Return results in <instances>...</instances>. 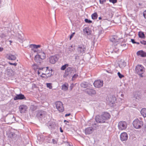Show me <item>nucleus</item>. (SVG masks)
I'll list each match as a JSON object with an SVG mask.
<instances>
[{
  "label": "nucleus",
  "mask_w": 146,
  "mask_h": 146,
  "mask_svg": "<svg viewBox=\"0 0 146 146\" xmlns=\"http://www.w3.org/2000/svg\"><path fill=\"white\" fill-rule=\"evenodd\" d=\"M135 71V73L139 75L140 77H143V74L145 72V68L142 65H137L136 66Z\"/></svg>",
  "instance_id": "f257e3e1"
},
{
  "label": "nucleus",
  "mask_w": 146,
  "mask_h": 146,
  "mask_svg": "<svg viewBox=\"0 0 146 146\" xmlns=\"http://www.w3.org/2000/svg\"><path fill=\"white\" fill-rule=\"evenodd\" d=\"M76 71V69L73 68L69 67L67 68L65 71L64 75V77L67 76L70 77Z\"/></svg>",
  "instance_id": "f03ea898"
},
{
  "label": "nucleus",
  "mask_w": 146,
  "mask_h": 146,
  "mask_svg": "<svg viewBox=\"0 0 146 146\" xmlns=\"http://www.w3.org/2000/svg\"><path fill=\"white\" fill-rule=\"evenodd\" d=\"M110 40L113 43V52L117 53L118 49H117L115 47V45L117 44L118 42L117 36L115 35L111 36L110 38Z\"/></svg>",
  "instance_id": "7ed1b4c3"
},
{
  "label": "nucleus",
  "mask_w": 146,
  "mask_h": 146,
  "mask_svg": "<svg viewBox=\"0 0 146 146\" xmlns=\"http://www.w3.org/2000/svg\"><path fill=\"white\" fill-rule=\"evenodd\" d=\"M143 122L138 119H135L133 122V125L134 127L136 129H140L143 126Z\"/></svg>",
  "instance_id": "20e7f679"
},
{
  "label": "nucleus",
  "mask_w": 146,
  "mask_h": 146,
  "mask_svg": "<svg viewBox=\"0 0 146 146\" xmlns=\"http://www.w3.org/2000/svg\"><path fill=\"white\" fill-rule=\"evenodd\" d=\"M127 123L125 121H120L118 123V127L120 130H125L127 128Z\"/></svg>",
  "instance_id": "39448f33"
},
{
  "label": "nucleus",
  "mask_w": 146,
  "mask_h": 146,
  "mask_svg": "<svg viewBox=\"0 0 146 146\" xmlns=\"http://www.w3.org/2000/svg\"><path fill=\"white\" fill-rule=\"evenodd\" d=\"M56 108L60 112H62L64 111V108L63 104L60 101L56 102L55 103Z\"/></svg>",
  "instance_id": "423d86ee"
},
{
  "label": "nucleus",
  "mask_w": 146,
  "mask_h": 146,
  "mask_svg": "<svg viewBox=\"0 0 146 146\" xmlns=\"http://www.w3.org/2000/svg\"><path fill=\"white\" fill-rule=\"evenodd\" d=\"M86 47L84 45L82 44L78 45L77 48V50L79 54L84 53Z\"/></svg>",
  "instance_id": "0eeeda50"
},
{
  "label": "nucleus",
  "mask_w": 146,
  "mask_h": 146,
  "mask_svg": "<svg viewBox=\"0 0 146 146\" xmlns=\"http://www.w3.org/2000/svg\"><path fill=\"white\" fill-rule=\"evenodd\" d=\"M93 84L95 87L97 88H100L103 86V82L102 80H98L95 81Z\"/></svg>",
  "instance_id": "6e6552de"
},
{
  "label": "nucleus",
  "mask_w": 146,
  "mask_h": 146,
  "mask_svg": "<svg viewBox=\"0 0 146 146\" xmlns=\"http://www.w3.org/2000/svg\"><path fill=\"white\" fill-rule=\"evenodd\" d=\"M85 92L90 96H93L96 94V91L91 88H87L85 91Z\"/></svg>",
  "instance_id": "1a4fd4ad"
},
{
  "label": "nucleus",
  "mask_w": 146,
  "mask_h": 146,
  "mask_svg": "<svg viewBox=\"0 0 146 146\" xmlns=\"http://www.w3.org/2000/svg\"><path fill=\"white\" fill-rule=\"evenodd\" d=\"M95 120L97 122L103 123L105 122L104 119L102 115H97L95 117Z\"/></svg>",
  "instance_id": "9d476101"
},
{
  "label": "nucleus",
  "mask_w": 146,
  "mask_h": 146,
  "mask_svg": "<svg viewBox=\"0 0 146 146\" xmlns=\"http://www.w3.org/2000/svg\"><path fill=\"white\" fill-rule=\"evenodd\" d=\"M52 70L50 68V70H47L46 71L45 73H42V75H44L45 76H41L43 78H47L48 77H51L52 75Z\"/></svg>",
  "instance_id": "9b49d317"
},
{
  "label": "nucleus",
  "mask_w": 146,
  "mask_h": 146,
  "mask_svg": "<svg viewBox=\"0 0 146 146\" xmlns=\"http://www.w3.org/2000/svg\"><path fill=\"white\" fill-rule=\"evenodd\" d=\"M13 99L15 100H22L26 99V98L24 95L20 94H16V96L14 97Z\"/></svg>",
  "instance_id": "f8f14e48"
},
{
  "label": "nucleus",
  "mask_w": 146,
  "mask_h": 146,
  "mask_svg": "<svg viewBox=\"0 0 146 146\" xmlns=\"http://www.w3.org/2000/svg\"><path fill=\"white\" fill-rule=\"evenodd\" d=\"M58 57L57 56H53L49 58L50 62L52 64H54L57 61Z\"/></svg>",
  "instance_id": "ddd939ff"
},
{
  "label": "nucleus",
  "mask_w": 146,
  "mask_h": 146,
  "mask_svg": "<svg viewBox=\"0 0 146 146\" xmlns=\"http://www.w3.org/2000/svg\"><path fill=\"white\" fill-rule=\"evenodd\" d=\"M128 136L127 133L125 132H123L120 135V139L122 141H126L128 139Z\"/></svg>",
  "instance_id": "4468645a"
},
{
  "label": "nucleus",
  "mask_w": 146,
  "mask_h": 146,
  "mask_svg": "<svg viewBox=\"0 0 146 146\" xmlns=\"http://www.w3.org/2000/svg\"><path fill=\"white\" fill-rule=\"evenodd\" d=\"M6 58L9 60H16V56L13 54L9 53L7 54L6 55Z\"/></svg>",
  "instance_id": "2eb2a0df"
},
{
  "label": "nucleus",
  "mask_w": 146,
  "mask_h": 146,
  "mask_svg": "<svg viewBox=\"0 0 146 146\" xmlns=\"http://www.w3.org/2000/svg\"><path fill=\"white\" fill-rule=\"evenodd\" d=\"M46 114V111L43 110H40L38 112L36 115L38 117L41 118L44 117Z\"/></svg>",
  "instance_id": "dca6fc26"
},
{
  "label": "nucleus",
  "mask_w": 146,
  "mask_h": 146,
  "mask_svg": "<svg viewBox=\"0 0 146 146\" xmlns=\"http://www.w3.org/2000/svg\"><path fill=\"white\" fill-rule=\"evenodd\" d=\"M21 34L20 33H16L15 36L16 38L18 40H19L20 42H21V41H22L23 39V34L22 33V32H21Z\"/></svg>",
  "instance_id": "f3484780"
},
{
  "label": "nucleus",
  "mask_w": 146,
  "mask_h": 146,
  "mask_svg": "<svg viewBox=\"0 0 146 146\" xmlns=\"http://www.w3.org/2000/svg\"><path fill=\"white\" fill-rule=\"evenodd\" d=\"M34 60L35 61L39 64H40L42 62V59L40 58V56L38 55H36L35 57Z\"/></svg>",
  "instance_id": "a211bd4d"
},
{
  "label": "nucleus",
  "mask_w": 146,
  "mask_h": 146,
  "mask_svg": "<svg viewBox=\"0 0 146 146\" xmlns=\"http://www.w3.org/2000/svg\"><path fill=\"white\" fill-rule=\"evenodd\" d=\"M101 115L104 119L105 121L106 120L109 119L110 118V114L107 112H104Z\"/></svg>",
  "instance_id": "6ab92c4d"
},
{
  "label": "nucleus",
  "mask_w": 146,
  "mask_h": 146,
  "mask_svg": "<svg viewBox=\"0 0 146 146\" xmlns=\"http://www.w3.org/2000/svg\"><path fill=\"white\" fill-rule=\"evenodd\" d=\"M19 109L21 113H23L25 112L27 109V107L24 105H22L19 107Z\"/></svg>",
  "instance_id": "aec40b11"
},
{
  "label": "nucleus",
  "mask_w": 146,
  "mask_h": 146,
  "mask_svg": "<svg viewBox=\"0 0 146 146\" xmlns=\"http://www.w3.org/2000/svg\"><path fill=\"white\" fill-rule=\"evenodd\" d=\"M93 131L92 127H90L86 128L85 129V133L86 134H90L92 133Z\"/></svg>",
  "instance_id": "412c9836"
},
{
  "label": "nucleus",
  "mask_w": 146,
  "mask_h": 146,
  "mask_svg": "<svg viewBox=\"0 0 146 146\" xmlns=\"http://www.w3.org/2000/svg\"><path fill=\"white\" fill-rule=\"evenodd\" d=\"M137 54L138 56H140L142 57H145L146 56V52L143 50H141L137 51Z\"/></svg>",
  "instance_id": "4be33fe9"
},
{
  "label": "nucleus",
  "mask_w": 146,
  "mask_h": 146,
  "mask_svg": "<svg viewBox=\"0 0 146 146\" xmlns=\"http://www.w3.org/2000/svg\"><path fill=\"white\" fill-rule=\"evenodd\" d=\"M68 84L67 83H65L62 86V89L64 91H66L68 89Z\"/></svg>",
  "instance_id": "5701e85b"
},
{
  "label": "nucleus",
  "mask_w": 146,
  "mask_h": 146,
  "mask_svg": "<svg viewBox=\"0 0 146 146\" xmlns=\"http://www.w3.org/2000/svg\"><path fill=\"white\" fill-rule=\"evenodd\" d=\"M141 113L144 117H146V109L142 108L141 110Z\"/></svg>",
  "instance_id": "b1692460"
},
{
  "label": "nucleus",
  "mask_w": 146,
  "mask_h": 146,
  "mask_svg": "<svg viewBox=\"0 0 146 146\" xmlns=\"http://www.w3.org/2000/svg\"><path fill=\"white\" fill-rule=\"evenodd\" d=\"M88 83L86 82H83L80 84L81 87L83 88H86L88 86Z\"/></svg>",
  "instance_id": "393cba45"
},
{
  "label": "nucleus",
  "mask_w": 146,
  "mask_h": 146,
  "mask_svg": "<svg viewBox=\"0 0 146 146\" xmlns=\"http://www.w3.org/2000/svg\"><path fill=\"white\" fill-rule=\"evenodd\" d=\"M138 35L139 37L144 39L145 38V36L144 32L142 31H140L138 33Z\"/></svg>",
  "instance_id": "a878e982"
},
{
  "label": "nucleus",
  "mask_w": 146,
  "mask_h": 146,
  "mask_svg": "<svg viewBox=\"0 0 146 146\" xmlns=\"http://www.w3.org/2000/svg\"><path fill=\"white\" fill-rule=\"evenodd\" d=\"M39 55L41 58L42 60L44 59L46 57V55L44 52H42L40 53V54H38Z\"/></svg>",
  "instance_id": "bb28decb"
},
{
  "label": "nucleus",
  "mask_w": 146,
  "mask_h": 146,
  "mask_svg": "<svg viewBox=\"0 0 146 146\" xmlns=\"http://www.w3.org/2000/svg\"><path fill=\"white\" fill-rule=\"evenodd\" d=\"M98 17V15L97 13H94L92 15V18L93 19H96Z\"/></svg>",
  "instance_id": "cd10ccee"
},
{
  "label": "nucleus",
  "mask_w": 146,
  "mask_h": 146,
  "mask_svg": "<svg viewBox=\"0 0 146 146\" xmlns=\"http://www.w3.org/2000/svg\"><path fill=\"white\" fill-rule=\"evenodd\" d=\"M68 66V64H66L63 65L61 68L60 69L61 70H64Z\"/></svg>",
  "instance_id": "c85d7f7f"
},
{
  "label": "nucleus",
  "mask_w": 146,
  "mask_h": 146,
  "mask_svg": "<svg viewBox=\"0 0 146 146\" xmlns=\"http://www.w3.org/2000/svg\"><path fill=\"white\" fill-rule=\"evenodd\" d=\"M126 66V63L123 61L122 63L119 64V66L121 68H123Z\"/></svg>",
  "instance_id": "c756f323"
},
{
  "label": "nucleus",
  "mask_w": 146,
  "mask_h": 146,
  "mask_svg": "<svg viewBox=\"0 0 146 146\" xmlns=\"http://www.w3.org/2000/svg\"><path fill=\"white\" fill-rule=\"evenodd\" d=\"M31 46H32L33 48H38L40 47L41 46L40 45H36L34 44H31Z\"/></svg>",
  "instance_id": "7c9ffc66"
},
{
  "label": "nucleus",
  "mask_w": 146,
  "mask_h": 146,
  "mask_svg": "<svg viewBox=\"0 0 146 146\" xmlns=\"http://www.w3.org/2000/svg\"><path fill=\"white\" fill-rule=\"evenodd\" d=\"M46 86L47 87L49 88L50 89H51L52 88L51 86V84L50 83H48L46 84Z\"/></svg>",
  "instance_id": "2f4dec72"
},
{
  "label": "nucleus",
  "mask_w": 146,
  "mask_h": 146,
  "mask_svg": "<svg viewBox=\"0 0 146 146\" xmlns=\"http://www.w3.org/2000/svg\"><path fill=\"white\" fill-rule=\"evenodd\" d=\"M78 76L77 74H74L72 77V80H75L76 78H77V77H78Z\"/></svg>",
  "instance_id": "473e14b6"
},
{
  "label": "nucleus",
  "mask_w": 146,
  "mask_h": 146,
  "mask_svg": "<svg viewBox=\"0 0 146 146\" xmlns=\"http://www.w3.org/2000/svg\"><path fill=\"white\" fill-rule=\"evenodd\" d=\"M117 75L120 78H122L123 77H124V76L123 75H122V74H121L120 72H118V73H117Z\"/></svg>",
  "instance_id": "72a5a7b5"
},
{
  "label": "nucleus",
  "mask_w": 146,
  "mask_h": 146,
  "mask_svg": "<svg viewBox=\"0 0 146 146\" xmlns=\"http://www.w3.org/2000/svg\"><path fill=\"white\" fill-rule=\"evenodd\" d=\"M89 30L87 28H85L83 30V31L84 33H86L88 35H89Z\"/></svg>",
  "instance_id": "f704fd0d"
},
{
  "label": "nucleus",
  "mask_w": 146,
  "mask_h": 146,
  "mask_svg": "<svg viewBox=\"0 0 146 146\" xmlns=\"http://www.w3.org/2000/svg\"><path fill=\"white\" fill-rule=\"evenodd\" d=\"M84 21L86 23H92V21H91L87 19H85Z\"/></svg>",
  "instance_id": "c9c22d12"
},
{
  "label": "nucleus",
  "mask_w": 146,
  "mask_h": 146,
  "mask_svg": "<svg viewBox=\"0 0 146 146\" xmlns=\"http://www.w3.org/2000/svg\"><path fill=\"white\" fill-rule=\"evenodd\" d=\"M109 1L110 2H111L113 4H114L117 2V0H109Z\"/></svg>",
  "instance_id": "e433bc0d"
},
{
  "label": "nucleus",
  "mask_w": 146,
  "mask_h": 146,
  "mask_svg": "<svg viewBox=\"0 0 146 146\" xmlns=\"http://www.w3.org/2000/svg\"><path fill=\"white\" fill-rule=\"evenodd\" d=\"M140 43L146 45V41L144 40H143L140 41Z\"/></svg>",
  "instance_id": "4c0bfd02"
},
{
  "label": "nucleus",
  "mask_w": 146,
  "mask_h": 146,
  "mask_svg": "<svg viewBox=\"0 0 146 146\" xmlns=\"http://www.w3.org/2000/svg\"><path fill=\"white\" fill-rule=\"evenodd\" d=\"M9 63L11 65H13L15 66H16L17 65V63H11L10 62H9Z\"/></svg>",
  "instance_id": "58836bf2"
},
{
  "label": "nucleus",
  "mask_w": 146,
  "mask_h": 146,
  "mask_svg": "<svg viewBox=\"0 0 146 146\" xmlns=\"http://www.w3.org/2000/svg\"><path fill=\"white\" fill-rule=\"evenodd\" d=\"M106 1V0H100V2L101 4H103Z\"/></svg>",
  "instance_id": "ea45409f"
},
{
  "label": "nucleus",
  "mask_w": 146,
  "mask_h": 146,
  "mask_svg": "<svg viewBox=\"0 0 146 146\" xmlns=\"http://www.w3.org/2000/svg\"><path fill=\"white\" fill-rule=\"evenodd\" d=\"M143 14L144 18L146 19V10L143 12Z\"/></svg>",
  "instance_id": "a19ab883"
},
{
  "label": "nucleus",
  "mask_w": 146,
  "mask_h": 146,
  "mask_svg": "<svg viewBox=\"0 0 146 146\" xmlns=\"http://www.w3.org/2000/svg\"><path fill=\"white\" fill-rule=\"evenodd\" d=\"M75 34V33L74 32V33H73L70 36V40L73 37V36Z\"/></svg>",
  "instance_id": "79ce46f5"
},
{
  "label": "nucleus",
  "mask_w": 146,
  "mask_h": 146,
  "mask_svg": "<svg viewBox=\"0 0 146 146\" xmlns=\"http://www.w3.org/2000/svg\"><path fill=\"white\" fill-rule=\"evenodd\" d=\"M132 42L133 44H135L136 43V42L135 41V40L134 39H131Z\"/></svg>",
  "instance_id": "37998d69"
},
{
  "label": "nucleus",
  "mask_w": 146,
  "mask_h": 146,
  "mask_svg": "<svg viewBox=\"0 0 146 146\" xmlns=\"http://www.w3.org/2000/svg\"><path fill=\"white\" fill-rule=\"evenodd\" d=\"M49 68L48 67H47L46 68V71H47V70H50V69H48Z\"/></svg>",
  "instance_id": "c03bdc74"
},
{
  "label": "nucleus",
  "mask_w": 146,
  "mask_h": 146,
  "mask_svg": "<svg viewBox=\"0 0 146 146\" xmlns=\"http://www.w3.org/2000/svg\"><path fill=\"white\" fill-rule=\"evenodd\" d=\"M60 132H61L62 133L63 132V130L62 129V127H60Z\"/></svg>",
  "instance_id": "a18cd8bd"
},
{
  "label": "nucleus",
  "mask_w": 146,
  "mask_h": 146,
  "mask_svg": "<svg viewBox=\"0 0 146 146\" xmlns=\"http://www.w3.org/2000/svg\"><path fill=\"white\" fill-rule=\"evenodd\" d=\"M70 115V113L67 114L65 115V116L67 117V116H69Z\"/></svg>",
  "instance_id": "49530a36"
},
{
  "label": "nucleus",
  "mask_w": 146,
  "mask_h": 146,
  "mask_svg": "<svg viewBox=\"0 0 146 146\" xmlns=\"http://www.w3.org/2000/svg\"><path fill=\"white\" fill-rule=\"evenodd\" d=\"M52 141L53 142V143L54 144L55 143H56V141L55 140H54V139H52Z\"/></svg>",
  "instance_id": "de8ad7c7"
},
{
  "label": "nucleus",
  "mask_w": 146,
  "mask_h": 146,
  "mask_svg": "<svg viewBox=\"0 0 146 146\" xmlns=\"http://www.w3.org/2000/svg\"><path fill=\"white\" fill-rule=\"evenodd\" d=\"M73 88V86H70V90H72Z\"/></svg>",
  "instance_id": "09e8293b"
},
{
  "label": "nucleus",
  "mask_w": 146,
  "mask_h": 146,
  "mask_svg": "<svg viewBox=\"0 0 146 146\" xmlns=\"http://www.w3.org/2000/svg\"><path fill=\"white\" fill-rule=\"evenodd\" d=\"M3 50V48L0 47V51H2Z\"/></svg>",
  "instance_id": "8fccbe9b"
},
{
  "label": "nucleus",
  "mask_w": 146,
  "mask_h": 146,
  "mask_svg": "<svg viewBox=\"0 0 146 146\" xmlns=\"http://www.w3.org/2000/svg\"><path fill=\"white\" fill-rule=\"evenodd\" d=\"M5 36V35L4 34H2V35H1V37H4Z\"/></svg>",
  "instance_id": "3c124183"
},
{
  "label": "nucleus",
  "mask_w": 146,
  "mask_h": 146,
  "mask_svg": "<svg viewBox=\"0 0 146 146\" xmlns=\"http://www.w3.org/2000/svg\"><path fill=\"white\" fill-rule=\"evenodd\" d=\"M122 46H126V44H123L121 45Z\"/></svg>",
  "instance_id": "603ef678"
},
{
  "label": "nucleus",
  "mask_w": 146,
  "mask_h": 146,
  "mask_svg": "<svg viewBox=\"0 0 146 146\" xmlns=\"http://www.w3.org/2000/svg\"><path fill=\"white\" fill-rule=\"evenodd\" d=\"M135 44H139V43L136 42V43H135Z\"/></svg>",
  "instance_id": "864d4df0"
},
{
  "label": "nucleus",
  "mask_w": 146,
  "mask_h": 146,
  "mask_svg": "<svg viewBox=\"0 0 146 146\" xmlns=\"http://www.w3.org/2000/svg\"><path fill=\"white\" fill-rule=\"evenodd\" d=\"M98 19H101L102 18H101V17H99Z\"/></svg>",
  "instance_id": "5fc2aeb1"
},
{
  "label": "nucleus",
  "mask_w": 146,
  "mask_h": 146,
  "mask_svg": "<svg viewBox=\"0 0 146 146\" xmlns=\"http://www.w3.org/2000/svg\"><path fill=\"white\" fill-rule=\"evenodd\" d=\"M9 42H11V43L12 42V41H11V40H10L9 41Z\"/></svg>",
  "instance_id": "6e6d98bb"
},
{
  "label": "nucleus",
  "mask_w": 146,
  "mask_h": 146,
  "mask_svg": "<svg viewBox=\"0 0 146 146\" xmlns=\"http://www.w3.org/2000/svg\"><path fill=\"white\" fill-rule=\"evenodd\" d=\"M38 74H40V72H39V71H38Z\"/></svg>",
  "instance_id": "4d7b16f0"
},
{
  "label": "nucleus",
  "mask_w": 146,
  "mask_h": 146,
  "mask_svg": "<svg viewBox=\"0 0 146 146\" xmlns=\"http://www.w3.org/2000/svg\"><path fill=\"white\" fill-rule=\"evenodd\" d=\"M41 76H45L44 75H42H42Z\"/></svg>",
  "instance_id": "13d9d810"
},
{
  "label": "nucleus",
  "mask_w": 146,
  "mask_h": 146,
  "mask_svg": "<svg viewBox=\"0 0 146 146\" xmlns=\"http://www.w3.org/2000/svg\"><path fill=\"white\" fill-rule=\"evenodd\" d=\"M66 121H67L66 120H64V122H65Z\"/></svg>",
  "instance_id": "bf43d9fd"
},
{
  "label": "nucleus",
  "mask_w": 146,
  "mask_h": 146,
  "mask_svg": "<svg viewBox=\"0 0 146 146\" xmlns=\"http://www.w3.org/2000/svg\"><path fill=\"white\" fill-rule=\"evenodd\" d=\"M72 50H70V51L71 52Z\"/></svg>",
  "instance_id": "052dcab7"
},
{
  "label": "nucleus",
  "mask_w": 146,
  "mask_h": 146,
  "mask_svg": "<svg viewBox=\"0 0 146 146\" xmlns=\"http://www.w3.org/2000/svg\"><path fill=\"white\" fill-rule=\"evenodd\" d=\"M71 47H72V46H71Z\"/></svg>",
  "instance_id": "680f3d73"
},
{
  "label": "nucleus",
  "mask_w": 146,
  "mask_h": 146,
  "mask_svg": "<svg viewBox=\"0 0 146 146\" xmlns=\"http://www.w3.org/2000/svg\"><path fill=\"white\" fill-rule=\"evenodd\" d=\"M94 124L95 125H96V124L95 123H94Z\"/></svg>",
  "instance_id": "e2e57ef3"
},
{
  "label": "nucleus",
  "mask_w": 146,
  "mask_h": 146,
  "mask_svg": "<svg viewBox=\"0 0 146 146\" xmlns=\"http://www.w3.org/2000/svg\"><path fill=\"white\" fill-rule=\"evenodd\" d=\"M34 65H35V64H34Z\"/></svg>",
  "instance_id": "0e129e2a"
},
{
  "label": "nucleus",
  "mask_w": 146,
  "mask_h": 146,
  "mask_svg": "<svg viewBox=\"0 0 146 146\" xmlns=\"http://www.w3.org/2000/svg\"><path fill=\"white\" fill-rule=\"evenodd\" d=\"M143 146H146V145H143Z\"/></svg>",
  "instance_id": "69168bd1"
}]
</instances>
